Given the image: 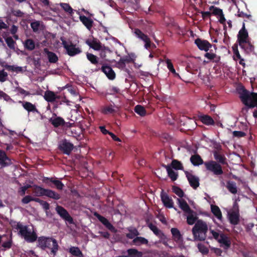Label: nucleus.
<instances>
[{
	"mask_svg": "<svg viewBox=\"0 0 257 257\" xmlns=\"http://www.w3.org/2000/svg\"><path fill=\"white\" fill-rule=\"evenodd\" d=\"M10 224L14 229L19 230V234L28 242H34L37 239V235L35 231L31 232L27 225H23L21 222L12 221Z\"/></svg>",
	"mask_w": 257,
	"mask_h": 257,
	"instance_id": "obj_1",
	"label": "nucleus"
},
{
	"mask_svg": "<svg viewBox=\"0 0 257 257\" xmlns=\"http://www.w3.org/2000/svg\"><path fill=\"white\" fill-rule=\"evenodd\" d=\"M240 98L245 106L249 108L257 107V93L250 92L243 88L240 92ZM253 115L255 118H257V109L253 111Z\"/></svg>",
	"mask_w": 257,
	"mask_h": 257,
	"instance_id": "obj_2",
	"label": "nucleus"
},
{
	"mask_svg": "<svg viewBox=\"0 0 257 257\" xmlns=\"http://www.w3.org/2000/svg\"><path fill=\"white\" fill-rule=\"evenodd\" d=\"M208 230L207 224L205 221L201 219L197 220L192 229L194 240L204 241L207 237Z\"/></svg>",
	"mask_w": 257,
	"mask_h": 257,
	"instance_id": "obj_3",
	"label": "nucleus"
},
{
	"mask_svg": "<svg viewBox=\"0 0 257 257\" xmlns=\"http://www.w3.org/2000/svg\"><path fill=\"white\" fill-rule=\"evenodd\" d=\"M38 246L42 249H51V253L54 256L56 254L59 245L57 240L52 237L40 236L38 237Z\"/></svg>",
	"mask_w": 257,
	"mask_h": 257,
	"instance_id": "obj_4",
	"label": "nucleus"
},
{
	"mask_svg": "<svg viewBox=\"0 0 257 257\" xmlns=\"http://www.w3.org/2000/svg\"><path fill=\"white\" fill-rule=\"evenodd\" d=\"M32 193L36 197L45 196L56 200L61 198L60 195L56 192L51 189L44 188L36 185L33 186Z\"/></svg>",
	"mask_w": 257,
	"mask_h": 257,
	"instance_id": "obj_5",
	"label": "nucleus"
},
{
	"mask_svg": "<svg viewBox=\"0 0 257 257\" xmlns=\"http://www.w3.org/2000/svg\"><path fill=\"white\" fill-rule=\"evenodd\" d=\"M204 165L207 171L212 172L216 176L221 175L223 174L222 166L216 161L211 160L205 162Z\"/></svg>",
	"mask_w": 257,
	"mask_h": 257,
	"instance_id": "obj_6",
	"label": "nucleus"
},
{
	"mask_svg": "<svg viewBox=\"0 0 257 257\" xmlns=\"http://www.w3.org/2000/svg\"><path fill=\"white\" fill-rule=\"evenodd\" d=\"M61 40L63 47L66 49L68 55L74 56L81 52V49L78 47L76 48L75 45L73 44L71 42L69 44L65 40L62 39Z\"/></svg>",
	"mask_w": 257,
	"mask_h": 257,
	"instance_id": "obj_7",
	"label": "nucleus"
},
{
	"mask_svg": "<svg viewBox=\"0 0 257 257\" xmlns=\"http://www.w3.org/2000/svg\"><path fill=\"white\" fill-rule=\"evenodd\" d=\"M58 148L64 154L69 155L74 149V145L66 139H64L59 142Z\"/></svg>",
	"mask_w": 257,
	"mask_h": 257,
	"instance_id": "obj_8",
	"label": "nucleus"
},
{
	"mask_svg": "<svg viewBox=\"0 0 257 257\" xmlns=\"http://www.w3.org/2000/svg\"><path fill=\"white\" fill-rule=\"evenodd\" d=\"M56 211L63 219L68 222L70 224H74L73 218L64 207L57 205L56 207Z\"/></svg>",
	"mask_w": 257,
	"mask_h": 257,
	"instance_id": "obj_9",
	"label": "nucleus"
},
{
	"mask_svg": "<svg viewBox=\"0 0 257 257\" xmlns=\"http://www.w3.org/2000/svg\"><path fill=\"white\" fill-rule=\"evenodd\" d=\"M43 181L51 188L53 187L52 184H54L58 190H62L64 187L63 183L56 178L44 177Z\"/></svg>",
	"mask_w": 257,
	"mask_h": 257,
	"instance_id": "obj_10",
	"label": "nucleus"
},
{
	"mask_svg": "<svg viewBox=\"0 0 257 257\" xmlns=\"http://www.w3.org/2000/svg\"><path fill=\"white\" fill-rule=\"evenodd\" d=\"M184 173L190 185L194 189H196L199 186V178L187 171H185Z\"/></svg>",
	"mask_w": 257,
	"mask_h": 257,
	"instance_id": "obj_11",
	"label": "nucleus"
},
{
	"mask_svg": "<svg viewBox=\"0 0 257 257\" xmlns=\"http://www.w3.org/2000/svg\"><path fill=\"white\" fill-rule=\"evenodd\" d=\"M194 43L199 50L205 52H208L212 46V45L207 40H203L200 38H197L195 40Z\"/></svg>",
	"mask_w": 257,
	"mask_h": 257,
	"instance_id": "obj_12",
	"label": "nucleus"
},
{
	"mask_svg": "<svg viewBox=\"0 0 257 257\" xmlns=\"http://www.w3.org/2000/svg\"><path fill=\"white\" fill-rule=\"evenodd\" d=\"M248 38V34L247 30L245 29L244 22L242 24L241 29L239 30L237 35V42L239 45H242V43H244L247 40Z\"/></svg>",
	"mask_w": 257,
	"mask_h": 257,
	"instance_id": "obj_13",
	"label": "nucleus"
},
{
	"mask_svg": "<svg viewBox=\"0 0 257 257\" xmlns=\"http://www.w3.org/2000/svg\"><path fill=\"white\" fill-rule=\"evenodd\" d=\"M93 215L98 220L103 224L108 229L112 232H115L116 230L112 224L108 221V220L103 216L100 215L97 212H95Z\"/></svg>",
	"mask_w": 257,
	"mask_h": 257,
	"instance_id": "obj_14",
	"label": "nucleus"
},
{
	"mask_svg": "<svg viewBox=\"0 0 257 257\" xmlns=\"http://www.w3.org/2000/svg\"><path fill=\"white\" fill-rule=\"evenodd\" d=\"M93 215L98 220L103 224L108 229L112 232H115L116 230L112 224L108 221V220L103 216L100 215L97 212H95Z\"/></svg>",
	"mask_w": 257,
	"mask_h": 257,
	"instance_id": "obj_15",
	"label": "nucleus"
},
{
	"mask_svg": "<svg viewBox=\"0 0 257 257\" xmlns=\"http://www.w3.org/2000/svg\"><path fill=\"white\" fill-rule=\"evenodd\" d=\"M117 108L118 107L114 104L112 105L111 104H109L108 105H105L101 106L100 108V112L104 115H114L117 112Z\"/></svg>",
	"mask_w": 257,
	"mask_h": 257,
	"instance_id": "obj_16",
	"label": "nucleus"
},
{
	"mask_svg": "<svg viewBox=\"0 0 257 257\" xmlns=\"http://www.w3.org/2000/svg\"><path fill=\"white\" fill-rule=\"evenodd\" d=\"M160 196L161 200L166 207L168 208L173 207L174 202L172 199L166 193L164 192L163 190L162 191Z\"/></svg>",
	"mask_w": 257,
	"mask_h": 257,
	"instance_id": "obj_17",
	"label": "nucleus"
},
{
	"mask_svg": "<svg viewBox=\"0 0 257 257\" xmlns=\"http://www.w3.org/2000/svg\"><path fill=\"white\" fill-rule=\"evenodd\" d=\"M44 97L47 102L56 103H58V100L61 98L60 95H56L53 91L50 90L46 91Z\"/></svg>",
	"mask_w": 257,
	"mask_h": 257,
	"instance_id": "obj_18",
	"label": "nucleus"
},
{
	"mask_svg": "<svg viewBox=\"0 0 257 257\" xmlns=\"http://www.w3.org/2000/svg\"><path fill=\"white\" fill-rule=\"evenodd\" d=\"M228 219L230 224L235 225L239 223V213L237 210L232 211L228 214Z\"/></svg>",
	"mask_w": 257,
	"mask_h": 257,
	"instance_id": "obj_19",
	"label": "nucleus"
},
{
	"mask_svg": "<svg viewBox=\"0 0 257 257\" xmlns=\"http://www.w3.org/2000/svg\"><path fill=\"white\" fill-rule=\"evenodd\" d=\"M100 69L109 79L113 80L115 78V73L110 66L103 65Z\"/></svg>",
	"mask_w": 257,
	"mask_h": 257,
	"instance_id": "obj_20",
	"label": "nucleus"
},
{
	"mask_svg": "<svg viewBox=\"0 0 257 257\" xmlns=\"http://www.w3.org/2000/svg\"><path fill=\"white\" fill-rule=\"evenodd\" d=\"M11 163V161L7 156L5 152L0 150V168L9 165Z\"/></svg>",
	"mask_w": 257,
	"mask_h": 257,
	"instance_id": "obj_21",
	"label": "nucleus"
},
{
	"mask_svg": "<svg viewBox=\"0 0 257 257\" xmlns=\"http://www.w3.org/2000/svg\"><path fill=\"white\" fill-rule=\"evenodd\" d=\"M20 103H21L24 108L28 111L29 112H37L39 113V111L36 108V106L32 103L25 101H19Z\"/></svg>",
	"mask_w": 257,
	"mask_h": 257,
	"instance_id": "obj_22",
	"label": "nucleus"
},
{
	"mask_svg": "<svg viewBox=\"0 0 257 257\" xmlns=\"http://www.w3.org/2000/svg\"><path fill=\"white\" fill-rule=\"evenodd\" d=\"M49 121L55 127L63 126L66 124V122L65 121L64 119L60 116H56L54 118H50Z\"/></svg>",
	"mask_w": 257,
	"mask_h": 257,
	"instance_id": "obj_23",
	"label": "nucleus"
},
{
	"mask_svg": "<svg viewBox=\"0 0 257 257\" xmlns=\"http://www.w3.org/2000/svg\"><path fill=\"white\" fill-rule=\"evenodd\" d=\"M80 21L85 26V27L88 30H90L93 24V20L85 16L81 15L79 16Z\"/></svg>",
	"mask_w": 257,
	"mask_h": 257,
	"instance_id": "obj_24",
	"label": "nucleus"
},
{
	"mask_svg": "<svg viewBox=\"0 0 257 257\" xmlns=\"http://www.w3.org/2000/svg\"><path fill=\"white\" fill-rule=\"evenodd\" d=\"M180 208L188 214L193 213V211L190 208L187 202L182 199H177Z\"/></svg>",
	"mask_w": 257,
	"mask_h": 257,
	"instance_id": "obj_25",
	"label": "nucleus"
},
{
	"mask_svg": "<svg viewBox=\"0 0 257 257\" xmlns=\"http://www.w3.org/2000/svg\"><path fill=\"white\" fill-rule=\"evenodd\" d=\"M44 52L47 55V58L50 63H56L58 61V57L55 53L49 51L47 48H45Z\"/></svg>",
	"mask_w": 257,
	"mask_h": 257,
	"instance_id": "obj_26",
	"label": "nucleus"
},
{
	"mask_svg": "<svg viewBox=\"0 0 257 257\" xmlns=\"http://www.w3.org/2000/svg\"><path fill=\"white\" fill-rule=\"evenodd\" d=\"M163 167L166 169L168 175L172 181H175L178 179V173L173 171L170 166L163 165Z\"/></svg>",
	"mask_w": 257,
	"mask_h": 257,
	"instance_id": "obj_27",
	"label": "nucleus"
},
{
	"mask_svg": "<svg viewBox=\"0 0 257 257\" xmlns=\"http://www.w3.org/2000/svg\"><path fill=\"white\" fill-rule=\"evenodd\" d=\"M213 156L215 160L216 161V162L219 164L225 165L227 164L225 157L220 152L215 151L213 152Z\"/></svg>",
	"mask_w": 257,
	"mask_h": 257,
	"instance_id": "obj_28",
	"label": "nucleus"
},
{
	"mask_svg": "<svg viewBox=\"0 0 257 257\" xmlns=\"http://www.w3.org/2000/svg\"><path fill=\"white\" fill-rule=\"evenodd\" d=\"M199 119L203 124L207 125H212L215 124L213 119L208 115H201L199 116Z\"/></svg>",
	"mask_w": 257,
	"mask_h": 257,
	"instance_id": "obj_29",
	"label": "nucleus"
},
{
	"mask_svg": "<svg viewBox=\"0 0 257 257\" xmlns=\"http://www.w3.org/2000/svg\"><path fill=\"white\" fill-rule=\"evenodd\" d=\"M148 226L149 228L154 232V233L158 236L160 238L163 239L165 237L164 233L161 230H160L156 225H154L152 223H150L149 224Z\"/></svg>",
	"mask_w": 257,
	"mask_h": 257,
	"instance_id": "obj_30",
	"label": "nucleus"
},
{
	"mask_svg": "<svg viewBox=\"0 0 257 257\" xmlns=\"http://www.w3.org/2000/svg\"><path fill=\"white\" fill-rule=\"evenodd\" d=\"M212 50H210L209 52H206L204 55V57L209 60L212 61L213 62L217 63L220 60V57L217 56L216 54L212 53Z\"/></svg>",
	"mask_w": 257,
	"mask_h": 257,
	"instance_id": "obj_31",
	"label": "nucleus"
},
{
	"mask_svg": "<svg viewBox=\"0 0 257 257\" xmlns=\"http://www.w3.org/2000/svg\"><path fill=\"white\" fill-rule=\"evenodd\" d=\"M239 46L243 49L246 53H250L254 51V46L249 41H246L244 43Z\"/></svg>",
	"mask_w": 257,
	"mask_h": 257,
	"instance_id": "obj_32",
	"label": "nucleus"
},
{
	"mask_svg": "<svg viewBox=\"0 0 257 257\" xmlns=\"http://www.w3.org/2000/svg\"><path fill=\"white\" fill-rule=\"evenodd\" d=\"M134 33L137 38L143 42L149 38L147 35L144 33L141 30L138 28L134 29Z\"/></svg>",
	"mask_w": 257,
	"mask_h": 257,
	"instance_id": "obj_33",
	"label": "nucleus"
},
{
	"mask_svg": "<svg viewBox=\"0 0 257 257\" xmlns=\"http://www.w3.org/2000/svg\"><path fill=\"white\" fill-rule=\"evenodd\" d=\"M190 161L194 166H199L204 163L199 155H192L190 158Z\"/></svg>",
	"mask_w": 257,
	"mask_h": 257,
	"instance_id": "obj_34",
	"label": "nucleus"
},
{
	"mask_svg": "<svg viewBox=\"0 0 257 257\" xmlns=\"http://www.w3.org/2000/svg\"><path fill=\"white\" fill-rule=\"evenodd\" d=\"M148 243V240L145 237L137 236L132 241V244L137 246H140L142 244H147Z\"/></svg>",
	"mask_w": 257,
	"mask_h": 257,
	"instance_id": "obj_35",
	"label": "nucleus"
},
{
	"mask_svg": "<svg viewBox=\"0 0 257 257\" xmlns=\"http://www.w3.org/2000/svg\"><path fill=\"white\" fill-rule=\"evenodd\" d=\"M173 239L176 242H179L182 240V237L180 231L176 228H172L171 229Z\"/></svg>",
	"mask_w": 257,
	"mask_h": 257,
	"instance_id": "obj_36",
	"label": "nucleus"
},
{
	"mask_svg": "<svg viewBox=\"0 0 257 257\" xmlns=\"http://www.w3.org/2000/svg\"><path fill=\"white\" fill-rule=\"evenodd\" d=\"M211 210L212 213L219 220H221L222 218V213L218 206L215 205H212L211 206Z\"/></svg>",
	"mask_w": 257,
	"mask_h": 257,
	"instance_id": "obj_37",
	"label": "nucleus"
},
{
	"mask_svg": "<svg viewBox=\"0 0 257 257\" xmlns=\"http://www.w3.org/2000/svg\"><path fill=\"white\" fill-rule=\"evenodd\" d=\"M126 252L130 257H143V252L138 250L136 248L128 249Z\"/></svg>",
	"mask_w": 257,
	"mask_h": 257,
	"instance_id": "obj_38",
	"label": "nucleus"
},
{
	"mask_svg": "<svg viewBox=\"0 0 257 257\" xmlns=\"http://www.w3.org/2000/svg\"><path fill=\"white\" fill-rule=\"evenodd\" d=\"M237 16L238 17L241 18H245L246 20H244L243 22L246 23H254V21L252 20V16L250 15H248L247 14H245L243 13V12H240L239 11H238L237 14Z\"/></svg>",
	"mask_w": 257,
	"mask_h": 257,
	"instance_id": "obj_39",
	"label": "nucleus"
},
{
	"mask_svg": "<svg viewBox=\"0 0 257 257\" xmlns=\"http://www.w3.org/2000/svg\"><path fill=\"white\" fill-rule=\"evenodd\" d=\"M226 188L232 194L237 193V189L236 183L233 181H228L227 182Z\"/></svg>",
	"mask_w": 257,
	"mask_h": 257,
	"instance_id": "obj_40",
	"label": "nucleus"
},
{
	"mask_svg": "<svg viewBox=\"0 0 257 257\" xmlns=\"http://www.w3.org/2000/svg\"><path fill=\"white\" fill-rule=\"evenodd\" d=\"M172 169L173 168L176 170H183L184 167L182 163L178 160L173 159L172 161L171 166Z\"/></svg>",
	"mask_w": 257,
	"mask_h": 257,
	"instance_id": "obj_41",
	"label": "nucleus"
},
{
	"mask_svg": "<svg viewBox=\"0 0 257 257\" xmlns=\"http://www.w3.org/2000/svg\"><path fill=\"white\" fill-rule=\"evenodd\" d=\"M69 252L74 256L83 257V253L78 247H71L69 248Z\"/></svg>",
	"mask_w": 257,
	"mask_h": 257,
	"instance_id": "obj_42",
	"label": "nucleus"
},
{
	"mask_svg": "<svg viewBox=\"0 0 257 257\" xmlns=\"http://www.w3.org/2000/svg\"><path fill=\"white\" fill-rule=\"evenodd\" d=\"M166 63L167 64V68L169 71L173 74L175 77H179V75L176 72L175 69L174 68L173 63L170 59H167L166 60Z\"/></svg>",
	"mask_w": 257,
	"mask_h": 257,
	"instance_id": "obj_43",
	"label": "nucleus"
},
{
	"mask_svg": "<svg viewBox=\"0 0 257 257\" xmlns=\"http://www.w3.org/2000/svg\"><path fill=\"white\" fill-rule=\"evenodd\" d=\"M87 44L95 50H99L101 49V43L95 40H92L91 42H87Z\"/></svg>",
	"mask_w": 257,
	"mask_h": 257,
	"instance_id": "obj_44",
	"label": "nucleus"
},
{
	"mask_svg": "<svg viewBox=\"0 0 257 257\" xmlns=\"http://www.w3.org/2000/svg\"><path fill=\"white\" fill-rule=\"evenodd\" d=\"M139 235V232L138 231V230L134 228L133 229H128V232L126 233V236L130 239H134L136 237L138 236V235Z\"/></svg>",
	"mask_w": 257,
	"mask_h": 257,
	"instance_id": "obj_45",
	"label": "nucleus"
},
{
	"mask_svg": "<svg viewBox=\"0 0 257 257\" xmlns=\"http://www.w3.org/2000/svg\"><path fill=\"white\" fill-rule=\"evenodd\" d=\"M24 46L26 49L30 51L34 50L35 48L34 41L30 39H27L25 41Z\"/></svg>",
	"mask_w": 257,
	"mask_h": 257,
	"instance_id": "obj_46",
	"label": "nucleus"
},
{
	"mask_svg": "<svg viewBox=\"0 0 257 257\" xmlns=\"http://www.w3.org/2000/svg\"><path fill=\"white\" fill-rule=\"evenodd\" d=\"M134 110L135 112L141 116H144L146 114L145 108L141 105H137L135 106Z\"/></svg>",
	"mask_w": 257,
	"mask_h": 257,
	"instance_id": "obj_47",
	"label": "nucleus"
},
{
	"mask_svg": "<svg viewBox=\"0 0 257 257\" xmlns=\"http://www.w3.org/2000/svg\"><path fill=\"white\" fill-rule=\"evenodd\" d=\"M86 57H87V59L92 64L96 65L99 63L98 57L96 56H95L91 53H87L86 54Z\"/></svg>",
	"mask_w": 257,
	"mask_h": 257,
	"instance_id": "obj_48",
	"label": "nucleus"
},
{
	"mask_svg": "<svg viewBox=\"0 0 257 257\" xmlns=\"http://www.w3.org/2000/svg\"><path fill=\"white\" fill-rule=\"evenodd\" d=\"M209 10L211 12V15H213L216 16H218L221 13L223 12V11L222 9L216 7L214 6H211L209 8Z\"/></svg>",
	"mask_w": 257,
	"mask_h": 257,
	"instance_id": "obj_49",
	"label": "nucleus"
},
{
	"mask_svg": "<svg viewBox=\"0 0 257 257\" xmlns=\"http://www.w3.org/2000/svg\"><path fill=\"white\" fill-rule=\"evenodd\" d=\"M38 199V197H34L31 195L25 196L22 199V202L23 204H26L30 202L31 201L36 202Z\"/></svg>",
	"mask_w": 257,
	"mask_h": 257,
	"instance_id": "obj_50",
	"label": "nucleus"
},
{
	"mask_svg": "<svg viewBox=\"0 0 257 257\" xmlns=\"http://www.w3.org/2000/svg\"><path fill=\"white\" fill-rule=\"evenodd\" d=\"M172 191L180 198L183 197L184 195V193L183 190L179 187L173 186L172 187Z\"/></svg>",
	"mask_w": 257,
	"mask_h": 257,
	"instance_id": "obj_51",
	"label": "nucleus"
},
{
	"mask_svg": "<svg viewBox=\"0 0 257 257\" xmlns=\"http://www.w3.org/2000/svg\"><path fill=\"white\" fill-rule=\"evenodd\" d=\"M60 6L65 11V12L69 14H72L73 13V9L69 4L67 3H61Z\"/></svg>",
	"mask_w": 257,
	"mask_h": 257,
	"instance_id": "obj_52",
	"label": "nucleus"
},
{
	"mask_svg": "<svg viewBox=\"0 0 257 257\" xmlns=\"http://www.w3.org/2000/svg\"><path fill=\"white\" fill-rule=\"evenodd\" d=\"M36 202L40 203V204L42 206L43 208L46 211H47L50 209V204L46 201L38 198V199L36 200Z\"/></svg>",
	"mask_w": 257,
	"mask_h": 257,
	"instance_id": "obj_53",
	"label": "nucleus"
},
{
	"mask_svg": "<svg viewBox=\"0 0 257 257\" xmlns=\"http://www.w3.org/2000/svg\"><path fill=\"white\" fill-rule=\"evenodd\" d=\"M197 217L193 215L192 213L189 214L187 217V222L189 225H193L197 221Z\"/></svg>",
	"mask_w": 257,
	"mask_h": 257,
	"instance_id": "obj_54",
	"label": "nucleus"
},
{
	"mask_svg": "<svg viewBox=\"0 0 257 257\" xmlns=\"http://www.w3.org/2000/svg\"><path fill=\"white\" fill-rule=\"evenodd\" d=\"M197 247L199 251L203 254H206L209 252V249L208 248L202 243H198Z\"/></svg>",
	"mask_w": 257,
	"mask_h": 257,
	"instance_id": "obj_55",
	"label": "nucleus"
},
{
	"mask_svg": "<svg viewBox=\"0 0 257 257\" xmlns=\"http://www.w3.org/2000/svg\"><path fill=\"white\" fill-rule=\"evenodd\" d=\"M13 244V240L12 238H10L8 241L3 243L2 246L4 248L3 250H5L12 247Z\"/></svg>",
	"mask_w": 257,
	"mask_h": 257,
	"instance_id": "obj_56",
	"label": "nucleus"
},
{
	"mask_svg": "<svg viewBox=\"0 0 257 257\" xmlns=\"http://www.w3.org/2000/svg\"><path fill=\"white\" fill-rule=\"evenodd\" d=\"M6 43L7 44L8 47L12 49H15V42L13 39L12 37H8L6 39Z\"/></svg>",
	"mask_w": 257,
	"mask_h": 257,
	"instance_id": "obj_57",
	"label": "nucleus"
},
{
	"mask_svg": "<svg viewBox=\"0 0 257 257\" xmlns=\"http://www.w3.org/2000/svg\"><path fill=\"white\" fill-rule=\"evenodd\" d=\"M31 27L34 32H38L40 27V22L36 21L32 22L31 24Z\"/></svg>",
	"mask_w": 257,
	"mask_h": 257,
	"instance_id": "obj_58",
	"label": "nucleus"
},
{
	"mask_svg": "<svg viewBox=\"0 0 257 257\" xmlns=\"http://www.w3.org/2000/svg\"><path fill=\"white\" fill-rule=\"evenodd\" d=\"M233 136L234 137L240 138L245 136L246 134L245 133L241 131H233L232 133Z\"/></svg>",
	"mask_w": 257,
	"mask_h": 257,
	"instance_id": "obj_59",
	"label": "nucleus"
},
{
	"mask_svg": "<svg viewBox=\"0 0 257 257\" xmlns=\"http://www.w3.org/2000/svg\"><path fill=\"white\" fill-rule=\"evenodd\" d=\"M218 18H219V22L220 24H223L224 25V29H226V25H225V21H226V20H225V18L224 17V15L223 14V13H221V14H220L218 16Z\"/></svg>",
	"mask_w": 257,
	"mask_h": 257,
	"instance_id": "obj_60",
	"label": "nucleus"
},
{
	"mask_svg": "<svg viewBox=\"0 0 257 257\" xmlns=\"http://www.w3.org/2000/svg\"><path fill=\"white\" fill-rule=\"evenodd\" d=\"M8 77V73L2 70L0 71V82H4L6 80L7 77Z\"/></svg>",
	"mask_w": 257,
	"mask_h": 257,
	"instance_id": "obj_61",
	"label": "nucleus"
},
{
	"mask_svg": "<svg viewBox=\"0 0 257 257\" xmlns=\"http://www.w3.org/2000/svg\"><path fill=\"white\" fill-rule=\"evenodd\" d=\"M121 60L126 64L134 61V59L129 55L121 58Z\"/></svg>",
	"mask_w": 257,
	"mask_h": 257,
	"instance_id": "obj_62",
	"label": "nucleus"
},
{
	"mask_svg": "<svg viewBox=\"0 0 257 257\" xmlns=\"http://www.w3.org/2000/svg\"><path fill=\"white\" fill-rule=\"evenodd\" d=\"M60 96L61 98L58 100V103H57L58 104H61L63 103H65L67 105H69L70 101L66 98V96L65 95H63V96L61 95Z\"/></svg>",
	"mask_w": 257,
	"mask_h": 257,
	"instance_id": "obj_63",
	"label": "nucleus"
},
{
	"mask_svg": "<svg viewBox=\"0 0 257 257\" xmlns=\"http://www.w3.org/2000/svg\"><path fill=\"white\" fill-rule=\"evenodd\" d=\"M12 13L14 16L18 17H22L24 15V13L20 10H13Z\"/></svg>",
	"mask_w": 257,
	"mask_h": 257,
	"instance_id": "obj_64",
	"label": "nucleus"
}]
</instances>
